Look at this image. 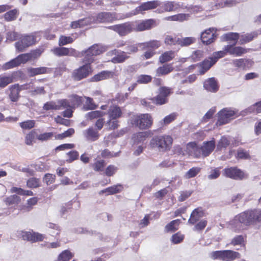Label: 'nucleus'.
<instances>
[{
	"mask_svg": "<svg viewBox=\"0 0 261 261\" xmlns=\"http://www.w3.org/2000/svg\"><path fill=\"white\" fill-rule=\"evenodd\" d=\"M261 222V210L245 211L236 216L227 223V227L239 233L245 229V226Z\"/></svg>",
	"mask_w": 261,
	"mask_h": 261,
	"instance_id": "obj_1",
	"label": "nucleus"
},
{
	"mask_svg": "<svg viewBox=\"0 0 261 261\" xmlns=\"http://www.w3.org/2000/svg\"><path fill=\"white\" fill-rule=\"evenodd\" d=\"M130 123L140 129H146L152 125L153 118L149 114H138L131 117Z\"/></svg>",
	"mask_w": 261,
	"mask_h": 261,
	"instance_id": "obj_2",
	"label": "nucleus"
},
{
	"mask_svg": "<svg viewBox=\"0 0 261 261\" xmlns=\"http://www.w3.org/2000/svg\"><path fill=\"white\" fill-rule=\"evenodd\" d=\"M172 143V138L170 136H160L153 137L150 142L152 148H156L160 151L170 149Z\"/></svg>",
	"mask_w": 261,
	"mask_h": 261,
	"instance_id": "obj_3",
	"label": "nucleus"
},
{
	"mask_svg": "<svg viewBox=\"0 0 261 261\" xmlns=\"http://www.w3.org/2000/svg\"><path fill=\"white\" fill-rule=\"evenodd\" d=\"M105 50V48L101 45L94 44L88 49L83 50L81 54L84 58L83 62L85 64L90 65L94 61L93 56H97L102 53Z\"/></svg>",
	"mask_w": 261,
	"mask_h": 261,
	"instance_id": "obj_4",
	"label": "nucleus"
},
{
	"mask_svg": "<svg viewBox=\"0 0 261 261\" xmlns=\"http://www.w3.org/2000/svg\"><path fill=\"white\" fill-rule=\"evenodd\" d=\"M19 40L15 42V46L18 52L24 51L27 48L35 43L36 37L33 35H21Z\"/></svg>",
	"mask_w": 261,
	"mask_h": 261,
	"instance_id": "obj_5",
	"label": "nucleus"
},
{
	"mask_svg": "<svg viewBox=\"0 0 261 261\" xmlns=\"http://www.w3.org/2000/svg\"><path fill=\"white\" fill-rule=\"evenodd\" d=\"M161 2L158 0H154L152 1H148L147 2L143 3L140 6L137 7L132 12L127 13L124 18H128L134 15H137L139 13H142L143 11H148L151 9H155L159 6Z\"/></svg>",
	"mask_w": 261,
	"mask_h": 261,
	"instance_id": "obj_6",
	"label": "nucleus"
},
{
	"mask_svg": "<svg viewBox=\"0 0 261 261\" xmlns=\"http://www.w3.org/2000/svg\"><path fill=\"white\" fill-rule=\"evenodd\" d=\"M237 111L230 109L224 108L220 111L218 114V120L216 123L218 125H222L229 123L235 118Z\"/></svg>",
	"mask_w": 261,
	"mask_h": 261,
	"instance_id": "obj_7",
	"label": "nucleus"
},
{
	"mask_svg": "<svg viewBox=\"0 0 261 261\" xmlns=\"http://www.w3.org/2000/svg\"><path fill=\"white\" fill-rule=\"evenodd\" d=\"M134 25L133 22H127L123 23L110 26L108 29L113 30L120 36H126L132 32L134 31Z\"/></svg>",
	"mask_w": 261,
	"mask_h": 261,
	"instance_id": "obj_8",
	"label": "nucleus"
},
{
	"mask_svg": "<svg viewBox=\"0 0 261 261\" xmlns=\"http://www.w3.org/2000/svg\"><path fill=\"white\" fill-rule=\"evenodd\" d=\"M134 25L135 32H142L145 30H150L158 25V23L155 19H148L140 21L133 22Z\"/></svg>",
	"mask_w": 261,
	"mask_h": 261,
	"instance_id": "obj_9",
	"label": "nucleus"
},
{
	"mask_svg": "<svg viewBox=\"0 0 261 261\" xmlns=\"http://www.w3.org/2000/svg\"><path fill=\"white\" fill-rule=\"evenodd\" d=\"M17 233L18 236L21 238L23 240L32 242L41 241L44 239V237L42 234L33 231L20 230L17 231Z\"/></svg>",
	"mask_w": 261,
	"mask_h": 261,
	"instance_id": "obj_10",
	"label": "nucleus"
},
{
	"mask_svg": "<svg viewBox=\"0 0 261 261\" xmlns=\"http://www.w3.org/2000/svg\"><path fill=\"white\" fill-rule=\"evenodd\" d=\"M119 19L116 13L103 12L98 13L95 17V23H107L112 22L113 21Z\"/></svg>",
	"mask_w": 261,
	"mask_h": 261,
	"instance_id": "obj_11",
	"label": "nucleus"
},
{
	"mask_svg": "<svg viewBox=\"0 0 261 261\" xmlns=\"http://www.w3.org/2000/svg\"><path fill=\"white\" fill-rule=\"evenodd\" d=\"M216 29L209 28L203 32L201 34V40L202 43L205 45H208L213 43L217 38L215 34Z\"/></svg>",
	"mask_w": 261,
	"mask_h": 261,
	"instance_id": "obj_12",
	"label": "nucleus"
},
{
	"mask_svg": "<svg viewBox=\"0 0 261 261\" xmlns=\"http://www.w3.org/2000/svg\"><path fill=\"white\" fill-rule=\"evenodd\" d=\"M224 175L227 177L236 180L242 179L245 177L243 171L237 167L225 168L224 170Z\"/></svg>",
	"mask_w": 261,
	"mask_h": 261,
	"instance_id": "obj_13",
	"label": "nucleus"
},
{
	"mask_svg": "<svg viewBox=\"0 0 261 261\" xmlns=\"http://www.w3.org/2000/svg\"><path fill=\"white\" fill-rule=\"evenodd\" d=\"M91 72V66L85 64L74 71L73 76L75 80L80 81L88 76Z\"/></svg>",
	"mask_w": 261,
	"mask_h": 261,
	"instance_id": "obj_14",
	"label": "nucleus"
},
{
	"mask_svg": "<svg viewBox=\"0 0 261 261\" xmlns=\"http://www.w3.org/2000/svg\"><path fill=\"white\" fill-rule=\"evenodd\" d=\"M54 54L57 56H73L77 57L79 53L72 48L56 47L51 49Z\"/></svg>",
	"mask_w": 261,
	"mask_h": 261,
	"instance_id": "obj_15",
	"label": "nucleus"
},
{
	"mask_svg": "<svg viewBox=\"0 0 261 261\" xmlns=\"http://www.w3.org/2000/svg\"><path fill=\"white\" fill-rule=\"evenodd\" d=\"M180 7L179 2L174 1H166L164 3L161 8L158 9L156 12L159 13H162L165 12H172L176 11Z\"/></svg>",
	"mask_w": 261,
	"mask_h": 261,
	"instance_id": "obj_16",
	"label": "nucleus"
},
{
	"mask_svg": "<svg viewBox=\"0 0 261 261\" xmlns=\"http://www.w3.org/2000/svg\"><path fill=\"white\" fill-rule=\"evenodd\" d=\"M215 148V142L214 140L205 141L202 143L200 146L201 154L203 157L208 156Z\"/></svg>",
	"mask_w": 261,
	"mask_h": 261,
	"instance_id": "obj_17",
	"label": "nucleus"
},
{
	"mask_svg": "<svg viewBox=\"0 0 261 261\" xmlns=\"http://www.w3.org/2000/svg\"><path fill=\"white\" fill-rule=\"evenodd\" d=\"M234 45H227L225 46V50L227 53L234 56L239 57L247 52V49L241 46H234Z\"/></svg>",
	"mask_w": 261,
	"mask_h": 261,
	"instance_id": "obj_18",
	"label": "nucleus"
},
{
	"mask_svg": "<svg viewBox=\"0 0 261 261\" xmlns=\"http://www.w3.org/2000/svg\"><path fill=\"white\" fill-rule=\"evenodd\" d=\"M187 153L196 158H199L201 156L200 147H198L195 142L189 143L186 147Z\"/></svg>",
	"mask_w": 261,
	"mask_h": 261,
	"instance_id": "obj_19",
	"label": "nucleus"
},
{
	"mask_svg": "<svg viewBox=\"0 0 261 261\" xmlns=\"http://www.w3.org/2000/svg\"><path fill=\"white\" fill-rule=\"evenodd\" d=\"M215 64V62H213V60L211 57L204 60L203 62L197 65L199 68L198 73L201 75L203 74Z\"/></svg>",
	"mask_w": 261,
	"mask_h": 261,
	"instance_id": "obj_20",
	"label": "nucleus"
},
{
	"mask_svg": "<svg viewBox=\"0 0 261 261\" xmlns=\"http://www.w3.org/2000/svg\"><path fill=\"white\" fill-rule=\"evenodd\" d=\"M95 22V17H89L71 22V27L73 29L81 28Z\"/></svg>",
	"mask_w": 261,
	"mask_h": 261,
	"instance_id": "obj_21",
	"label": "nucleus"
},
{
	"mask_svg": "<svg viewBox=\"0 0 261 261\" xmlns=\"http://www.w3.org/2000/svg\"><path fill=\"white\" fill-rule=\"evenodd\" d=\"M116 75L115 72L113 71H102L94 75L91 81L93 82H98L110 78H113Z\"/></svg>",
	"mask_w": 261,
	"mask_h": 261,
	"instance_id": "obj_22",
	"label": "nucleus"
},
{
	"mask_svg": "<svg viewBox=\"0 0 261 261\" xmlns=\"http://www.w3.org/2000/svg\"><path fill=\"white\" fill-rule=\"evenodd\" d=\"M203 87L205 90L211 92H216L219 89L217 82L214 77L206 80L204 82Z\"/></svg>",
	"mask_w": 261,
	"mask_h": 261,
	"instance_id": "obj_23",
	"label": "nucleus"
},
{
	"mask_svg": "<svg viewBox=\"0 0 261 261\" xmlns=\"http://www.w3.org/2000/svg\"><path fill=\"white\" fill-rule=\"evenodd\" d=\"M260 34L261 29L250 33H247L242 35L240 38V44H243L249 42L252 40L254 38H256L258 35Z\"/></svg>",
	"mask_w": 261,
	"mask_h": 261,
	"instance_id": "obj_24",
	"label": "nucleus"
},
{
	"mask_svg": "<svg viewBox=\"0 0 261 261\" xmlns=\"http://www.w3.org/2000/svg\"><path fill=\"white\" fill-rule=\"evenodd\" d=\"M85 137L89 141H94L97 140L99 137V135L97 130L93 127H89L83 132Z\"/></svg>",
	"mask_w": 261,
	"mask_h": 261,
	"instance_id": "obj_25",
	"label": "nucleus"
},
{
	"mask_svg": "<svg viewBox=\"0 0 261 261\" xmlns=\"http://www.w3.org/2000/svg\"><path fill=\"white\" fill-rule=\"evenodd\" d=\"M203 212L201 208H197L192 212L188 223L194 224L203 217Z\"/></svg>",
	"mask_w": 261,
	"mask_h": 261,
	"instance_id": "obj_26",
	"label": "nucleus"
},
{
	"mask_svg": "<svg viewBox=\"0 0 261 261\" xmlns=\"http://www.w3.org/2000/svg\"><path fill=\"white\" fill-rule=\"evenodd\" d=\"M50 71V69L45 67L37 68L30 67L27 69V72L30 76H34L36 75L44 74Z\"/></svg>",
	"mask_w": 261,
	"mask_h": 261,
	"instance_id": "obj_27",
	"label": "nucleus"
},
{
	"mask_svg": "<svg viewBox=\"0 0 261 261\" xmlns=\"http://www.w3.org/2000/svg\"><path fill=\"white\" fill-rule=\"evenodd\" d=\"M10 93L9 94V97L11 101H17L19 97V92L22 89L18 85H14L11 86L9 88Z\"/></svg>",
	"mask_w": 261,
	"mask_h": 261,
	"instance_id": "obj_28",
	"label": "nucleus"
},
{
	"mask_svg": "<svg viewBox=\"0 0 261 261\" xmlns=\"http://www.w3.org/2000/svg\"><path fill=\"white\" fill-rule=\"evenodd\" d=\"M240 257V254L239 252L229 250H223V261H232Z\"/></svg>",
	"mask_w": 261,
	"mask_h": 261,
	"instance_id": "obj_29",
	"label": "nucleus"
},
{
	"mask_svg": "<svg viewBox=\"0 0 261 261\" xmlns=\"http://www.w3.org/2000/svg\"><path fill=\"white\" fill-rule=\"evenodd\" d=\"M161 42L160 41L155 40L140 43L139 44L140 46L142 47L143 49H145L149 48L153 49H155L159 48L161 46Z\"/></svg>",
	"mask_w": 261,
	"mask_h": 261,
	"instance_id": "obj_30",
	"label": "nucleus"
},
{
	"mask_svg": "<svg viewBox=\"0 0 261 261\" xmlns=\"http://www.w3.org/2000/svg\"><path fill=\"white\" fill-rule=\"evenodd\" d=\"M109 118L111 119H117L121 115V111L120 108L117 106L111 107L108 112Z\"/></svg>",
	"mask_w": 261,
	"mask_h": 261,
	"instance_id": "obj_31",
	"label": "nucleus"
},
{
	"mask_svg": "<svg viewBox=\"0 0 261 261\" xmlns=\"http://www.w3.org/2000/svg\"><path fill=\"white\" fill-rule=\"evenodd\" d=\"M115 54H118L112 58V62L114 63H122L127 59L129 57L124 51L119 54L118 51L115 50Z\"/></svg>",
	"mask_w": 261,
	"mask_h": 261,
	"instance_id": "obj_32",
	"label": "nucleus"
},
{
	"mask_svg": "<svg viewBox=\"0 0 261 261\" xmlns=\"http://www.w3.org/2000/svg\"><path fill=\"white\" fill-rule=\"evenodd\" d=\"M173 70V67L170 64L165 65L163 66L159 67L156 69V75L161 76L166 75L172 72Z\"/></svg>",
	"mask_w": 261,
	"mask_h": 261,
	"instance_id": "obj_33",
	"label": "nucleus"
},
{
	"mask_svg": "<svg viewBox=\"0 0 261 261\" xmlns=\"http://www.w3.org/2000/svg\"><path fill=\"white\" fill-rule=\"evenodd\" d=\"M150 133L147 132H139L135 134L133 140L135 143H139L144 142L147 138L149 136Z\"/></svg>",
	"mask_w": 261,
	"mask_h": 261,
	"instance_id": "obj_34",
	"label": "nucleus"
},
{
	"mask_svg": "<svg viewBox=\"0 0 261 261\" xmlns=\"http://www.w3.org/2000/svg\"><path fill=\"white\" fill-rule=\"evenodd\" d=\"M175 57L173 51H167L162 54L159 57V61L161 63H164L171 61Z\"/></svg>",
	"mask_w": 261,
	"mask_h": 261,
	"instance_id": "obj_35",
	"label": "nucleus"
},
{
	"mask_svg": "<svg viewBox=\"0 0 261 261\" xmlns=\"http://www.w3.org/2000/svg\"><path fill=\"white\" fill-rule=\"evenodd\" d=\"M189 16L190 15L188 14H178L177 15L166 17L164 18V19L169 21H183L184 20H187Z\"/></svg>",
	"mask_w": 261,
	"mask_h": 261,
	"instance_id": "obj_36",
	"label": "nucleus"
},
{
	"mask_svg": "<svg viewBox=\"0 0 261 261\" xmlns=\"http://www.w3.org/2000/svg\"><path fill=\"white\" fill-rule=\"evenodd\" d=\"M244 113L248 114L259 113L261 112V100L246 109Z\"/></svg>",
	"mask_w": 261,
	"mask_h": 261,
	"instance_id": "obj_37",
	"label": "nucleus"
},
{
	"mask_svg": "<svg viewBox=\"0 0 261 261\" xmlns=\"http://www.w3.org/2000/svg\"><path fill=\"white\" fill-rule=\"evenodd\" d=\"M224 40L226 41H230L233 42V44L235 45L237 40L240 37L239 34L237 33H228L223 36Z\"/></svg>",
	"mask_w": 261,
	"mask_h": 261,
	"instance_id": "obj_38",
	"label": "nucleus"
},
{
	"mask_svg": "<svg viewBox=\"0 0 261 261\" xmlns=\"http://www.w3.org/2000/svg\"><path fill=\"white\" fill-rule=\"evenodd\" d=\"M196 42V38L193 37L179 38L178 45L180 46H187Z\"/></svg>",
	"mask_w": 261,
	"mask_h": 261,
	"instance_id": "obj_39",
	"label": "nucleus"
},
{
	"mask_svg": "<svg viewBox=\"0 0 261 261\" xmlns=\"http://www.w3.org/2000/svg\"><path fill=\"white\" fill-rule=\"evenodd\" d=\"M201 171V168L194 167L189 169L184 175L186 179H189L195 177Z\"/></svg>",
	"mask_w": 261,
	"mask_h": 261,
	"instance_id": "obj_40",
	"label": "nucleus"
},
{
	"mask_svg": "<svg viewBox=\"0 0 261 261\" xmlns=\"http://www.w3.org/2000/svg\"><path fill=\"white\" fill-rule=\"evenodd\" d=\"M12 76H3L0 75V88L2 89L6 87L8 85L13 81Z\"/></svg>",
	"mask_w": 261,
	"mask_h": 261,
	"instance_id": "obj_41",
	"label": "nucleus"
},
{
	"mask_svg": "<svg viewBox=\"0 0 261 261\" xmlns=\"http://www.w3.org/2000/svg\"><path fill=\"white\" fill-rule=\"evenodd\" d=\"M38 136L35 130L31 131L25 137V143L28 145H32L35 137Z\"/></svg>",
	"mask_w": 261,
	"mask_h": 261,
	"instance_id": "obj_42",
	"label": "nucleus"
},
{
	"mask_svg": "<svg viewBox=\"0 0 261 261\" xmlns=\"http://www.w3.org/2000/svg\"><path fill=\"white\" fill-rule=\"evenodd\" d=\"M120 188H121L120 185L114 186L112 187H109L104 190L100 191L99 193V194H101L102 193H107L108 194H113L115 193H117L120 191Z\"/></svg>",
	"mask_w": 261,
	"mask_h": 261,
	"instance_id": "obj_43",
	"label": "nucleus"
},
{
	"mask_svg": "<svg viewBox=\"0 0 261 261\" xmlns=\"http://www.w3.org/2000/svg\"><path fill=\"white\" fill-rule=\"evenodd\" d=\"M180 223V220L176 219L168 223L165 226V230L168 231L173 232L177 230V226Z\"/></svg>",
	"mask_w": 261,
	"mask_h": 261,
	"instance_id": "obj_44",
	"label": "nucleus"
},
{
	"mask_svg": "<svg viewBox=\"0 0 261 261\" xmlns=\"http://www.w3.org/2000/svg\"><path fill=\"white\" fill-rule=\"evenodd\" d=\"M247 62L248 60L246 59H239L232 60V64L236 67L244 69Z\"/></svg>",
	"mask_w": 261,
	"mask_h": 261,
	"instance_id": "obj_45",
	"label": "nucleus"
},
{
	"mask_svg": "<svg viewBox=\"0 0 261 261\" xmlns=\"http://www.w3.org/2000/svg\"><path fill=\"white\" fill-rule=\"evenodd\" d=\"M40 181L39 178L32 177L29 179L27 182V185L30 188H36L40 187Z\"/></svg>",
	"mask_w": 261,
	"mask_h": 261,
	"instance_id": "obj_46",
	"label": "nucleus"
},
{
	"mask_svg": "<svg viewBox=\"0 0 261 261\" xmlns=\"http://www.w3.org/2000/svg\"><path fill=\"white\" fill-rule=\"evenodd\" d=\"M55 133L53 132L44 133L37 136V138L40 141H46L51 139L54 137Z\"/></svg>",
	"mask_w": 261,
	"mask_h": 261,
	"instance_id": "obj_47",
	"label": "nucleus"
},
{
	"mask_svg": "<svg viewBox=\"0 0 261 261\" xmlns=\"http://www.w3.org/2000/svg\"><path fill=\"white\" fill-rule=\"evenodd\" d=\"M19 125L23 129H30L35 126V121L34 120L25 121L20 122Z\"/></svg>",
	"mask_w": 261,
	"mask_h": 261,
	"instance_id": "obj_48",
	"label": "nucleus"
},
{
	"mask_svg": "<svg viewBox=\"0 0 261 261\" xmlns=\"http://www.w3.org/2000/svg\"><path fill=\"white\" fill-rule=\"evenodd\" d=\"M179 38L173 37L170 35H167L165 37L164 42L167 45H178Z\"/></svg>",
	"mask_w": 261,
	"mask_h": 261,
	"instance_id": "obj_49",
	"label": "nucleus"
},
{
	"mask_svg": "<svg viewBox=\"0 0 261 261\" xmlns=\"http://www.w3.org/2000/svg\"><path fill=\"white\" fill-rule=\"evenodd\" d=\"M72 257L71 253L68 250H65L60 254L59 261H69Z\"/></svg>",
	"mask_w": 261,
	"mask_h": 261,
	"instance_id": "obj_50",
	"label": "nucleus"
},
{
	"mask_svg": "<svg viewBox=\"0 0 261 261\" xmlns=\"http://www.w3.org/2000/svg\"><path fill=\"white\" fill-rule=\"evenodd\" d=\"M152 102L156 105H162L167 102L168 99L159 94L155 97L152 98Z\"/></svg>",
	"mask_w": 261,
	"mask_h": 261,
	"instance_id": "obj_51",
	"label": "nucleus"
},
{
	"mask_svg": "<svg viewBox=\"0 0 261 261\" xmlns=\"http://www.w3.org/2000/svg\"><path fill=\"white\" fill-rule=\"evenodd\" d=\"M20 201V197L17 195H11L6 198L5 202L7 205H12L18 203Z\"/></svg>",
	"mask_w": 261,
	"mask_h": 261,
	"instance_id": "obj_52",
	"label": "nucleus"
},
{
	"mask_svg": "<svg viewBox=\"0 0 261 261\" xmlns=\"http://www.w3.org/2000/svg\"><path fill=\"white\" fill-rule=\"evenodd\" d=\"M227 53V51L225 50V46L224 47L223 50L216 51L213 53V56L211 58L213 60V62L216 63L218 60L221 58L224 57Z\"/></svg>",
	"mask_w": 261,
	"mask_h": 261,
	"instance_id": "obj_53",
	"label": "nucleus"
},
{
	"mask_svg": "<svg viewBox=\"0 0 261 261\" xmlns=\"http://www.w3.org/2000/svg\"><path fill=\"white\" fill-rule=\"evenodd\" d=\"M137 82L139 84H147L151 82L152 77L148 75L141 74L137 78Z\"/></svg>",
	"mask_w": 261,
	"mask_h": 261,
	"instance_id": "obj_54",
	"label": "nucleus"
},
{
	"mask_svg": "<svg viewBox=\"0 0 261 261\" xmlns=\"http://www.w3.org/2000/svg\"><path fill=\"white\" fill-rule=\"evenodd\" d=\"M177 114L175 113H172L168 116H166L162 121H161L162 124L167 125L173 121L176 118Z\"/></svg>",
	"mask_w": 261,
	"mask_h": 261,
	"instance_id": "obj_55",
	"label": "nucleus"
},
{
	"mask_svg": "<svg viewBox=\"0 0 261 261\" xmlns=\"http://www.w3.org/2000/svg\"><path fill=\"white\" fill-rule=\"evenodd\" d=\"M209 256L212 259H220L223 261V250L213 251L209 254Z\"/></svg>",
	"mask_w": 261,
	"mask_h": 261,
	"instance_id": "obj_56",
	"label": "nucleus"
},
{
	"mask_svg": "<svg viewBox=\"0 0 261 261\" xmlns=\"http://www.w3.org/2000/svg\"><path fill=\"white\" fill-rule=\"evenodd\" d=\"M203 56V51L201 50L194 51L190 57V59L193 62L199 61Z\"/></svg>",
	"mask_w": 261,
	"mask_h": 261,
	"instance_id": "obj_57",
	"label": "nucleus"
},
{
	"mask_svg": "<svg viewBox=\"0 0 261 261\" xmlns=\"http://www.w3.org/2000/svg\"><path fill=\"white\" fill-rule=\"evenodd\" d=\"M43 109L48 111L51 110H60V107L57 102L54 101H49L45 103L43 107Z\"/></svg>",
	"mask_w": 261,
	"mask_h": 261,
	"instance_id": "obj_58",
	"label": "nucleus"
},
{
	"mask_svg": "<svg viewBox=\"0 0 261 261\" xmlns=\"http://www.w3.org/2000/svg\"><path fill=\"white\" fill-rule=\"evenodd\" d=\"M19 65V61L17 57L9 62L6 63L3 65V68L5 69H9L13 67H15Z\"/></svg>",
	"mask_w": 261,
	"mask_h": 261,
	"instance_id": "obj_59",
	"label": "nucleus"
},
{
	"mask_svg": "<svg viewBox=\"0 0 261 261\" xmlns=\"http://www.w3.org/2000/svg\"><path fill=\"white\" fill-rule=\"evenodd\" d=\"M106 166V162L104 160H99L96 162L93 165V169L96 171H102L105 166Z\"/></svg>",
	"mask_w": 261,
	"mask_h": 261,
	"instance_id": "obj_60",
	"label": "nucleus"
},
{
	"mask_svg": "<svg viewBox=\"0 0 261 261\" xmlns=\"http://www.w3.org/2000/svg\"><path fill=\"white\" fill-rule=\"evenodd\" d=\"M17 10H11L4 15V18L7 21H12L16 19Z\"/></svg>",
	"mask_w": 261,
	"mask_h": 261,
	"instance_id": "obj_61",
	"label": "nucleus"
},
{
	"mask_svg": "<svg viewBox=\"0 0 261 261\" xmlns=\"http://www.w3.org/2000/svg\"><path fill=\"white\" fill-rule=\"evenodd\" d=\"M67 155L69 156V158L66 160V162L68 163H71L74 160L78 159L79 154L76 150H72L67 153Z\"/></svg>",
	"mask_w": 261,
	"mask_h": 261,
	"instance_id": "obj_62",
	"label": "nucleus"
},
{
	"mask_svg": "<svg viewBox=\"0 0 261 261\" xmlns=\"http://www.w3.org/2000/svg\"><path fill=\"white\" fill-rule=\"evenodd\" d=\"M20 34L16 32H8L6 35V39L7 41L10 42L14 41L18 39Z\"/></svg>",
	"mask_w": 261,
	"mask_h": 261,
	"instance_id": "obj_63",
	"label": "nucleus"
},
{
	"mask_svg": "<svg viewBox=\"0 0 261 261\" xmlns=\"http://www.w3.org/2000/svg\"><path fill=\"white\" fill-rule=\"evenodd\" d=\"M184 239V235L177 232L172 236L171 241L173 244H176L181 242Z\"/></svg>",
	"mask_w": 261,
	"mask_h": 261,
	"instance_id": "obj_64",
	"label": "nucleus"
}]
</instances>
